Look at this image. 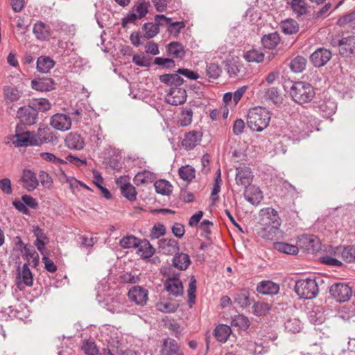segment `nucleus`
<instances>
[{"instance_id": "39", "label": "nucleus", "mask_w": 355, "mask_h": 355, "mask_svg": "<svg viewBox=\"0 0 355 355\" xmlns=\"http://www.w3.org/2000/svg\"><path fill=\"white\" fill-rule=\"evenodd\" d=\"M234 300L241 307L245 308L251 304L250 291L247 289L238 291L234 296Z\"/></svg>"}, {"instance_id": "43", "label": "nucleus", "mask_w": 355, "mask_h": 355, "mask_svg": "<svg viewBox=\"0 0 355 355\" xmlns=\"http://www.w3.org/2000/svg\"><path fill=\"white\" fill-rule=\"evenodd\" d=\"M81 349L85 355H101L99 349L92 338L85 339L82 342Z\"/></svg>"}, {"instance_id": "2", "label": "nucleus", "mask_w": 355, "mask_h": 355, "mask_svg": "<svg viewBox=\"0 0 355 355\" xmlns=\"http://www.w3.org/2000/svg\"><path fill=\"white\" fill-rule=\"evenodd\" d=\"M270 121V114L266 108L255 107L248 112L247 125L252 131H263L268 125Z\"/></svg>"}, {"instance_id": "12", "label": "nucleus", "mask_w": 355, "mask_h": 355, "mask_svg": "<svg viewBox=\"0 0 355 355\" xmlns=\"http://www.w3.org/2000/svg\"><path fill=\"white\" fill-rule=\"evenodd\" d=\"M332 53L325 48H318L310 55V61L315 67L324 66L331 58Z\"/></svg>"}, {"instance_id": "41", "label": "nucleus", "mask_w": 355, "mask_h": 355, "mask_svg": "<svg viewBox=\"0 0 355 355\" xmlns=\"http://www.w3.org/2000/svg\"><path fill=\"white\" fill-rule=\"evenodd\" d=\"M273 248L278 252L286 254L295 255L299 252V248L297 245L284 242H275L273 243Z\"/></svg>"}, {"instance_id": "62", "label": "nucleus", "mask_w": 355, "mask_h": 355, "mask_svg": "<svg viewBox=\"0 0 355 355\" xmlns=\"http://www.w3.org/2000/svg\"><path fill=\"white\" fill-rule=\"evenodd\" d=\"M132 11L136 13L139 19L143 18L148 12V4L146 1H141L134 6Z\"/></svg>"}, {"instance_id": "32", "label": "nucleus", "mask_w": 355, "mask_h": 355, "mask_svg": "<svg viewBox=\"0 0 355 355\" xmlns=\"http://www.w3.org/2000/svg\"><path fill=\"white\" fill-rule=\"evenodd\" d=\"M172 261L173 266L180 270H185L191 263L189 256L179 252L174 255Z\"/></svg>"}, {"instance_id": "58", "label": "nucleus", "mask_w": 355, "mask_h": 355, "mask_svg": "<svg viewBox=\"0 0 355 355\" xmlns=\"http://www.w3.org/2000/svg\"><path fill=\"white\" fill-rule=\"evenodd\" d=\"M206 73L209 78L217 79L222 73V69L218 64L210 63L207 65Z\"/></svg>"}, {"instance_id": "53", "label": "nucleus", "mask_w": 355, "mask_h": 355, "mask_svg": "<svg viewBox=\"0 0 355 355\" xmlns=\"http://www.w3.org/2000/svg\"><path fill=\"white\" fill-rule=\"evenodd\" d=\"M193 117V111L191 107H183L179 118V123L181 126L185 127L191 124Z\"/></svg>"}, {"instance_id": "19", "label": "nucleus", "mask_w": 355, "mask_h": 355, "mask_svg": "<svg viewBox=\"0 0 355 355\" xmlns=\"http://www.w3.org/2000/svg\"><path fill=\"white\" fill-rule=\"evenodd\" d=\"M22 187L28 191H34L39 185V180L36 174L30 169H24L21 178Z\"/></svg>"}, {"instance_id": "10", "label": "nucleus", "mask_w": 355, "mask_h": 355, "mask_svg": "<svg viewBox=\"0 0 355 355\" xmlns=\"http://www.w3.org/2000/svg\"><path fill=\"white\" fill-rule=\"evenodd\" d=\"M313 128L311 123L305 124V119H302L299 125L291 127L289 138L298 141L304 139L313 132Z\"/></svg>"}, {"instance_id": "45", "label": "nucleus", "mask_w": 355, "mask_h": 355, "mask_svg": "<svg viewBox=\"0 0 355 355\" xmlns=\"http://www.w3.org/2000/svg\"><path fill=\"white\" fill-rule=\"evenodd\" d=\"M281 28L285 34L293 35L298 32L299 24L293 19H287L282 22Z\"/></svg>"}, {"instance_id": "54", "label": "nucleus", "mask_w": 355, "mask_h": 355, "mask_svg": "<svg viewBox=\"0 0 355 355\" xmlns=\"http://www.w3.org/2000/svg\"><path fill=\"white\" fill-rule=\"evenodd\" d=\"M284 327L288 332L296 334L301 331L302 323L299 319L290 318L284 323Z\"/></svg>"}, {"instance_id": "5", "label": "nucleus", "mask_w": 355, "mask_h": 355, "mask_svg": "<svg viewBox=\"0 0 355 355\" xmlns=\"http://www.w3.org/2000/svg\"><path fill=\"white\" fill-rule=\"evenodd\" d=\"M294 290L300 298L305 300L315 298L319 291L315 279L311 278L296 281Z\"/></svg>"}, {"instance_id": "29", "label": "nucleus", "mask_w": 355, "mask_h": 355, "mask_svg": "<svg viewBox=\"0 0 355 355\" xmlns=\"http://www.w3.org/2000/svg\"><path fill=\"white\" fill-rule=\"evenodd\" d=\"M65 145L70 149L81 150L85 146L84 139L80 135L76 132H71L65 138Z\"/></svg>"}, {"instance_id": "17", "label": "nucleus", "mask_w": 355, "mask_h": 355, "mask_svg": "<svg viewBox=\"0 0 355 355\" xmlns=\"http://www.w3.org/2000/svg\"><path fill=\"white\" fill-rule=\"evenodd\" d=\"M202 134L196 130L187 132L182 141V146L187 150L193 149L201 141Z\"/></svg>"}, {"instance_id": "35", "label": "nucleus", "mask_w": 355, "mask_h": 355, "mask_svg": "<svg viewBox=\"0 0 355 355\" xmlns=\"http://www.w3.org/2000/svg\"><path fill=\"white\" fill-rule=\"evenodd\" d=\"M33 33L40 40H46L51 36L50 27L42 21H37L34 24Z\"/></svg>"}, {"instance_id": "4", "label": "nucleus", "mask_w": 355, "mask_h": 355, "mask_svg": "<svg viewBox=\"0 0 355 355\" xmlns=\"http://www.w3.org/2000/svg\"><path fill=\"white\" fill-rule=\"evenodd\" d=\"M313 110L324 118H329L337 110L336 101L324 93L312 104Z\"/></svg>"}, {"instance_id": "38", "label": "nucleus", "mask_w": 355, "mask_h": 355, "mask_svg": "<svg viewBox=\"0 0 355 355\" xmlns=\"http://www.w3.org/2000/svg\"><path fill=\"white\" fill-rule=\"evenodd\" d=\"M55 61L49 56H40L37 58V70L41 73H48L54 66Z\"/></svg>"}, {"instance_id": "18", "label": "nucleus", "mask_w": 355, "mask_h": 355, "mask_svg": "<svg viewBox=\"0 0 355 355\" xmlns=\"http://www.w3.org/2000/svg\"><path fill=\"white\" fill-rule=\"evenodd\" d=\"M159 252L166 255L176 254L180 251L179 243L173 239L164 238L158 241Z\"/></svg>"}, {"instance_id": "7", "label": "nucleus", "mask_w": 355, "mask_h": 355, "mask_svg": "<svg viewBox=\"0 0 355 355\" xmlns=\"http://www.w3.org/2000/svg\"><path fill=\"white\" fill-rule=\"evenodd\" d=\"M329 293L332 297L338 302H347L352 295V288L343 283L334 284L330 287Z\"/></svg>"}, {"instance_id": "11", "label": "nucleus", "mask_w": 355, "mask_h": 355, "mask_svg": "<svg viewBox=\"0 0 355 355\" xmlns=\"http://www.w3.org/2000/svg\"><path fill=\"white\" fill-rule=\"evenodd\" d=\"M335 46V42H332ZM336 46H338L339 53L343 57H351L355 55V36L350 35L338 40Z\"/></svg>"}, {"instance_id": "34", "label": "nucleus", "mask_w": 355, "mask_h": 355, "mask_svg": "<svg viewBox=\"0 0 355 355\" xmlns=\"http://www.w3.org/2000/svg\"><path fill=\"white\" fill-rule=\"evenodd\" d=\"M336 252L340 254L341 257L347 263H355V245H349L339 246L336 248Z\"/></svg>"}, {"instance_id": "1", "label": "nucleus", "mask_w": 355, "mask_h": 355, "mask_svg": "<svg viewBox=\"0 0 355 355\" xmlns=\"http://www.w3.org/2000/svg\"><path fill=\"white\" fill-rule=\"evenodd\" d=\"M261 227L257 230V235L265 240H273L279 231L281 219L278 212L273 208L268 207L261 214Z\"/></svg>"}, {"instance_id": "49", "label": "nucleus", "mask_w": 355, "mask_h": 355, "mask_svg": "<svg viewBox=\"0 0 355 355\" xmlns=\"http://www.w3.org/2000/svg\"><path fill=\"white\" fill-rule=\"evenodd\" d=\"M264 57V53L257 49L248 51L243 55V58L248 62H261L263 61Z\"/></svg>"}, {"instance_id": "26", "label": "nucleus", "mask_w": 355, "mask_h": 355, "mask_svg": "<svg viewBox=\"0 0 355 355\" xmlns=\"http://www.w3.org/2000/svg\"><path fill=\"white\" fill-rule=\"evenodd\" d=\"M31 87L40 92H49L55 88V82L51 78H39L31 81Z\"/></svg>"}, {"instance_id": "57", "label": "nucleus", "mask_w": 355, "mask_h": 355, "mask_svg": "<svg viewBox=\"0 0 355 355\" xmlns=\"http://www.w3.org/2000/svg\"><path fill=\"white\" fill-rule=\"evenodd\" d=\"M270 307L268 303L257 302L252 306V312L255 315L261 316L266 315Z\"/></svg>"}, {"instance_id": "50", "label": "nucleus", "mask_w": 355, "mask_h": 355, "mask_svg": "<svg viewBox=\"0 0 355 355\" xmlns=\"http://www.w3.org/2000/svg\"><path fill=\"white\" fill-rule=\"evenodd\" d=\"M154 186L157 193L168 196L172 192L171 184L168 181L164 179H161L156 181L154 184Z\"/></svg>"}, {"instance_id": "60", "label": "nucleus", "mask_w": 355, "mask_h": 355, "mask_svg": "<svg viewBox=\"0 0 355 355\" xmlns=\"http://www.w3.org/2000/svg\"><path fill=\"white\" fill-rule=\"evenodd\" d=\"M196 292V279L195 278V276L192 275L191 277V279L189 281V288L187 291L189 302L190 304V306H191V304H193L195 302Z\"/></svg>"}, {"instance_id": "42", "label": "nucleus", "mask_w": 355, "mask_h": 355, "mask_svg": "<svg viewBox=\"0 0 355 355\" xmlns=\"http://www.w3.org/2000/svg\"><path fill=\"white\" fill-rule=\"evenodd\" d=\"M178 350L179 347L174 339L171 338L164 339L162 349V355H179Z\"/></svg>"}, {"instance_id": "30", "label": "nucleus", "mask_w": 355, "mask_h": 355, "mask_svg": "<svg viewBox=\"0 0 355 355\" xmlns=\"http://www.w3.org/2000/svg\"><path fill=\"white\" fill-rule=\"evenodd\" d=\"M279 286L272 281H262L257 286V291L263 295H273L278 293Z\"/></svg>"}, {"instance_id": "59", "label": "nucleus", "mask_w": 355, "mask_h": 355, "mask_svg": "<svg viewBox=\"0 0 355 355\" xmlns=\"http://www.w3.org/2000/svg\"><path fill=\"white\" fill-rule=\"evenodd\" d=\"M154 64L165 69H173L175 66V61L172 58L157 57L154 60Z\"/></svg>"}, {"instance_id": "61", "label": "nucleus", "mask_w": 355, "mask_h": 355, "mask_svg": "<svg viewBox=\"0 0 355 355\" xmlns=\"http://www.w3.org/2000/svg\"><path fill=\"white\" fill-rule=\"evenodd\" d=\"M265 96L275 104L280 103L282 100L278 89L275 87L268 89L265 92Z\"/></svg>"}, {"instance_id": "36", "label": "nucleus", "mask_w": 355, "mask_h": 355, "mask_svg": "<svg viewBox=\"0 0 355 355\" xmlns=\"http://www.w3.org/2000/svg\"><path fill=\"white\" fill-rule=\"evenodd\" d=\"M178 73H166L159 76V80L171 86V87H180L184 83V79Z\"/></svg>"}, {"instance_id": "63", "label": "nucleus", "mask_w": 355, "mask_h": 355, "mask_svg": "<svg viewBox=\"0 0 355 355\" xmlns=\"http://www.w3.org/2000/svg\"><path fill=\"white\" fill-rule=\"evenodd\" d=\"M39 178L40 183L46 189H51L53 187V179L47 172L44 171H40L39 172Z\"/></svg>"}, {"instance_id": "46", "label": "nucleus", "mask_w": 355, "mask_h": 355, "mask_svg": "<svg viewBox=\"0 0 355 355\" xmlns=\"http://www.w3.org/2000/svg\"><path fill=\"white\" fill-rule=\"evenodd\" d=\"M250 321L248 318L243 315H236L232 318L231 325L234 327H237L239 330L245 331L250 326Z\"/></svg>"}, {"instance_id": "13", "label": "nucleus", "mask_w": 355, "mask_h": 355, "mask_svg": "<svg viewBox=\"0 0 355 355\" xmlns=\"http://www.w3.org/2000/svg\"><path fill=\"white\" fill-rule=\"evenodd\" d=\"M187 92L180 87H171L165 97L166 102L172 105L183 104L187 101Z\"/></svg>"}, {"instance_id": "56", "label": "nucleus", "mask_w": 355, "mask_h": 355, "mask_svg": "<svg viewBox=\"0 0 355 355\" xmlns=\"http://www.w3.org/2000/svg\"><path fill=\"white\" fill-rule=\"evenodd\" d=\"M120 245L123 248H138L140 240L133 235L122 238L119 242Z\"/></svg>"}, {"instance_id": "47", "label": "nucleus", "mask_w": 355, "mask_h": 355, "mask_svg": "<svg viewBox=\"0 0 355 355\" xmlns=\"http://www.w3.org/2000/svg\"><path fill=\"white\" fill-rule=\"evenodd\" d=\"M154 179V174L147 170H144L141 172H138L134 179V183L137 186L148 183V182H153Z\"/></svg>"}, {"instance_id": "20", "label": "nucleus", "mask_w": 355, "mask_h": 355, "mask_svg": "<svg viewBox=\"0 0 355 355\" xmlns=\"http://www.w3.org/2000/svg\"><path fill=\"white\" fill-rule=\"evenodd\" d=\"M51 125L58 130L66 131L70 129L71 120L68 115L58 113L51 116Z\"/></svg>"}, {"instance_id": "14", "label": "nucleus", "mask_w": 355, "mask_h": 355, "mask_svg": "<svg viewBox=\"0 0 355 355\" xmlns=\"http://www.w3.org/2000/svg\"><path fill=\"white\" fill-rule=\"evenodd\" d=\"M116 183L120 187L121 193L124 198L130 202L136 200L137 195L136 189L127 180L126 177L120 176Z\"/></svg>"}, {"instance_id": "25", "label": "nucleus", "mask_w": 355, "mask_h": 355, "mask_svg": "<svg viewBox=\"0 0 355 355\" xmlns=\"http://www.w3.org/2000/svg\"><path fill=\"white\" fill-rule=\"evenodd\" d=\"M164 286L166 290L171 295L177 297L183 294V285L178 277H168L166 279Z\"/></svg>"}, {"instance_id": "33", "label": "nucleus", "mask_w": 355, "mask_h": 355, "mask_svg": "<svg viewBox=\"0 0 355 355\" xmlns=\"http://www.w3.org/2000/svg\"><path fill=\"white\" fill-rule=\"evenodd\" d=\"M281 38L277 32L264 35L261 40V44L264 49H273L280 42Z\"/></svg>"}, {"instance_id": "52", "label": "nucleus", "mask_w": 355, "mask_h": 355, "mask_svg": "<svg viewBox=\"0 0 355 355\" xmlns=\"http://www.w3.org/2000/svg\"><path fill=\"white\" fill-rule=\"evenodd\" d=\"M138 248L139 251L141 252V257L145 259L152 257L155 252V248L150 242L146 239L140 241V244Z\"/></svg>"}, {"instance_id": "55", "label": "nucleus", "mask_w": 355, "mask_h": 355, "mask_svg": "<svg viewBox=\"0 0 355 355\" xmlns=\"http://www.w3.org/2000/svg\"><path fill=\"white\" fill-rule=\"evenodd\" d=\"M195 169L189 165L181 166L178 170V173L182 180L190 182L195 178Z\"/></svg>"}, {"instance_id": "15", "label": "nucleus", "mask_w": 355, "mask_h": 355, "mask_svg": "<svg viewBox=\"0 0 355 355\" xmlns=\"http://www.w3.org/2000/svg\"><path fill=\"white\" fill-rule=\"evenodd\" d=\"M148 292L144 288L139 286L132 287L128 293L130 300L136 304L143 306L148 300Z\"/></svg>"}, {"instance_id": "23", "label": "nucleus", "mask_w": 355, "mask_h": 355, "mask_svg": "<svg viewBox=\"0 0 355 355\" xmlns=\"http://www.w3.org/2000/svg\"><path fill=\"white\" fill-rule=\"evenodd\" d=\"M33 233L36 239L34 242V245L41 254H44L46 245L49 243V239L44 233V230L40 228L39 226L33 227Z\"/></svg>"}, {"instance_id": "44", "label": "nucleus", "mask_w": 355, "mask_h": 355, "mask_svg": "<svg viewBox=\"0 0 355 355\" xmlns=\"http://www.w3.org/2000/svg\"><path fill=\"white\" fill-rule=\"evenodd\" d=\"M29 104L36 110V112H45L50 110L51 104L48 99L44 98H33Z\"/></svg>"}, {"instance_id": "9", "label": "nucleus", "mask_w": 355, "mask_h": 355, "mask_svg": "<svg viewBox=\"0 0 355 355\" xmlns=\"http://www.w3.org/2000/svg\"><path fill=\"white\" fill-rule=\"evenodd\" d=\"M17 116L20 122L26 125H31L36 123L38 114L29 103L19 107L17 112Z\"/></svg>"}, {"instance_id": "21", "label": "nucleus", "mask_w": 355, "mask_h": 355, "mask_svg": "<svg viewBox=\"0 0 355 355\" xmlns=\"http://www.w3.org/2000/svg\"><path fill=\"white\" fill-rule=\"evenodd\" d=\"M236 171L235 180L238 185L243 186L245 188L252 185L253 175L250 168L238 167Z\"/></svg>"}, {"instance_id": "28", "label": "nucleus", "mask_w": 355, "mask_h": 355, "mask_svg": "<svg viewBox=\"0 0 355 355\" xmlns=\"http://www.w3.org/2000/svg\"><path fill=\"white\" fill-rule=\"evenodd\" d=\"M166 52L168 55L173 59L177 58L182 60L186 55L184 46L178 42H170L166 46Z\"/></svg>"}, {"instance_id": "27", "label": "nucleus", "mask_w": 355, "mask_h": 355, "mask_svg": "<svg viewBox=\"0 0 355 355\" xmlns=\"http://www.w3.org/2000/svg\"><path fill=\"white\" fill-rule=\"evenodd\" d=\"M158 19H162L164 21V24L168 25V31L174 35H178L182 29L185 27L184 21H173L171 18L166 17L164 15H157L155 20L158 21Z\"/></svg>"}, {"instance_id": "6", "label": "nucleus", "mask_w": 355, "mask_h": 355, "mask_svg": "<svg viewBox=\"0 0 355 355\" xmlns=\"http://www.w3.org/2000/svg\"><path fill=\"white\" fill-rule=\"evenodd\" d=\"M3 98L5 105L8 109L12 110L14 105L19 103L21 98L24 95L21 89L12 85H6L3 88Z\"/></svg>"}, {"instance_id": "64", "label": "nucleus", "mask_w": 355, "mask_h": 355, "mask_svg": "<svg viewBox=\"0 0 355 355\" xmlns=\"http://www.w3.org/2000/svg\"><path fill=\"white\" fill-rule=\"evenodd\" d=\"M40 156L45 161L53 163L55 164H66L64 160L57 157L55 155L51 153L44 152L40 154Z\"/></svg>"}, {"instance_id": "31", "label": "nucleus", "mask_w": 355, "mask_h": 355, "mask_svg": "<svg viewBox=\"0 0 355 355\" xmlns=\"http://www.w3.org/2000/svg\"><path fill=\"white\" fill-rule=\"evenodd\" d=\"M164 25V21L162 19H158V21L155 20V23H145L143 25L142 29L144 32V37L146 39H151L156 36L159 32V26Z\"/></svg>"}, {"instance_id": "51", "label": "nucleus", "mask_w": 355, "mask_h": 355, "mask_svg": "<svg viewBox=\"0 0 355 355\" xmlns=\"http://www.w3.org/2000/svg\"><path fill=\"white\" fill-rule=\"evenodd\" d=\"M306 63L305 58L297 55L291 61L290 68L295 73H300L305 69Z\"/></svg>"}, {"instance_id": "8", "label": "nucleus", "mask_w": 355, "mask_h": 355, "mask_svg": "<svg viewBox=\"0 0 355 355\" xmlns=\"http://www.w3.org/2000/svg\"><path fill=\"white\" fill-rule=\"evenodd\" d=\"M17 272L16 285L19 290L33 286V277L28 263H24L21 268L19 266Z\"/></svg>"}, {"instance_id": "3", "label": "nucleus", "mask_w": 355, "mask_h": 355, "mask_svg": "<svg viewBox=\"0 0 355 355\" xmlns=\"http://www.w3.org/2000/svg\"><path fill=\"white\" fill-rule=\"evenodd\" d=\"M315 94L314 87L310 83L302 81L295 82L290 90L292 99L300 105L311 102Z\"/></svg>"}, {"instance_id": "40", "label": "nucleus", "mask_w": 355, "mask_h": 355, "mask_svg": "<svg viewBox=\"0 0 355 355\" xmlns=\"http://www.w3.org/2000/svg\"><path fill=\"white\" fill-rule=\"evenodd\" d=\"M231 333V327L227 324H219L214 329V336L220 343H225Z\"/></svg>"}, {"instance_id": "16", "label": "nucleus", "mask_w": 355, "mask_h": 355, "mask_svg": "<svg viewBox=\"0 0 355 355\" xmlns=\"http://www.w3.org/2000/svg\"><path fill=\"white\" fill-rule=\"evenodd\" d=\"M300 248L308 253L313 254L320 250L319 239L314 235H306L300 239Z\"/></svg>"}, {"instance_id": "22", "label": "nucleus", "mask_w": 355, "mask_h": 355, "mask_svg": "<svg viewBox=\"0 0 355 355\" xmlns=\"http://www.w3.org/2000/svg\"><path fill=\"white\" fill-rule=\"evenodd\" d=\"M15 137L16 139L14 141V144L17 147L37 146L34 132L26 131L21 133H17Z\"/></svg>"}, {"instance_id": "37", "label": "nucleus", "mask_w": 355, "mask_h": 355, "mask_svg": "<svg viewBox=\"0 0 355 355\" xmlns=\"http://www.w3.org/2000/svg\"><path fill=\"white\" fill-rule=\"evenodd\" d=\"M35 138L36 139V142L37 143V146H39L42 144L53 142L54 135L50 128H40L38 129L37 133H35Z\"/></svg>"}, {"instance_id": "24", "label": "nucleus", "mask_w": 355, "mask_h": 355, "mask_svg": "<svg viewBox=\"0 0 355 355\" xmlns=\"http://www.w3.org/2000/svg\"><path fill=\"white\" fill-rule=\"evenodd\" d=\"M244 197L250 204L257 206L263 200V193L259 187L255 185H250L245 188Z\"/></svg>"}, {"instance_id": "48", "label": "nucleus", "mask_w": 355, "mask_h": 355, "mask_svg": "<svg viewBox=\"0 0 355 355\" xmlns=\"http://www.w3.org/2000/svg\"><path fill=\"white\" fill-rule=\"evenodd\" d=\"M290 3L292 10L298 17L307 13L308 6L304 0H291Z\"/></svg>"}]
</instances>
